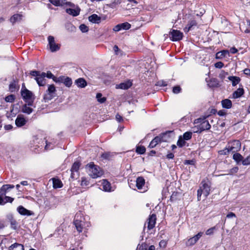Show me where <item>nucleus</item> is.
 <instances>
[{"label":"nucleus","instance_id":"bf43d9fd","mask_svg":"<svg viewBox=\"0 0 250 250\" xmlns=\"http://www.w3.org/2000/svg\"><path fill=\"white\" fill-rule=\"evenodd\" d=\"M102 158L104 159H109L110 157V154L109 152H105L101 155Z\"/></svg>","mask_w":250,"mask_h":250},{"label":"nucleus","instance_id":"5fc2aeb1","mask_svg":"<svg viewBox=\"0 0 250 250\" xmlns=\"http://www.w3.org/2000/svg\"><path fill=\"white\" fill-rule=\"evenodd\" d=\"M216 229L215 227H212L209 229H208L206 231V234L207 235H210L213 234L214 233V230Z\"/></svg>","mask_w":250,"mask_h":250},{"label":"nucleus","instance_id":"6e6d98bb","mask_svg":"<svg viewBox=\"0 0 250 250\" xmlns=\"http://www.w3.org/2000/svg\"><path fill=\"white\" fill-rule=\"evenodd\" d=\"M242 164L244 166L249 165L250 164V155L248 156L247 158L242 161Z\"/></svg>","mask_w":250,"mask_h":250},{"label":"nucleus","instance_id":"c756f323","mask_svg":"<svg viewBox=\"0 0 250 250\" xmlns=\"http://www.w3.org/2000/svg\"><path fill=\"white\" fill-rule=\"evenodd\" d=\"M22 15L20 14H15L12 16L10 19V22L13 24L17 21H19L21 20Z\"/></svg>","mask_w":250,"mask_h":250},{"label":"nucleus","instance_id":"de8ad7c7","mask_svg":"<svg viewBox=\"0 0 250 250\" xmlns=\"http://www.w3.org/2000/svg\"><path fill=\"white\" fill-rule=\"evenodd\" d=\"M122 30H128L130 27L131 25L128 22H124L122 23H120Z\"/></svg>","mask_w":250,"mask_h":250},{"label":"nucleus","instance_id":"f704fd0d","mask_svg":"<svg viewBox=\"0 0 250 250\" xmlns=\"http://www.w3.org/2000/svg\"><path fill=\"white\" fill-rule=\"evenodd\" d=\"M155 248L153 245L149 246L148 249H147V246L146 244H143L140 245L137 248V250H155Z\"/></svg>","mask_w":250,"mask_h":250},{"label":"nucleus","instance_id":"49530a36","mask_svg":"<svg viewBox=\"0 0 250 250\" xmlns=\"http://www.w3.org/2000/svg\"><path fill=\"white\" fill-rule=\"evenodd\" d=\"M65 78V77L63 76H60L59 77H56V78H53V81L56 83H63Z\"/></svg>","mask_w":250,"mask_h":250},{"label":"nucleus","instance_id":"72a5a7b5","mask_svg":"<svg viewBox=\"0 0 250 250\" xmlns=\"http://www.w3.org/2000/svg\"><path fill=\"white\" fill-rule=\"evenodd\" d=\"M228 79L232 82V86L237 85L240 81V78L236 76H229Z\"/></svg>","mask_w":250,"mask_h":250},{"label":"nucleus","instance_id":"9d476101","mask_svg":"<svg viewBox=\"0 0 250 250\" xmlns=\"http://www.w3.org/2000/svg\"><path fill=\"white\" fill-rule=\"evenodd\" d=\"M48 44L51 52H56L60 49V45L55 43L54 38L49 36L48 37Z\"/></svg>","mask_w":250,"mask_h":250},{"label":"nucleus","instance_id":"6ab92c4d","mask_svg":"<svg viewBox=\"0 0 250 250\" xmlns=\"http://www.w3.org/2000/svg\"><path fill=\"white\" fill-rule=\"evenodd\" d=\"M210 126H196L192 128V131L194 133H201L204 130H207L210 129Z\"/></svg>","mask_w":250,"mask_h":250},{"label":"nucleus","instance_id":"8fccbe9b","mask_svg":"<svg viewBox=\"0 0 250 250\" xmlns=\"http://www.w3.org/2000/svg\"><path fill=\"white\" fill-rule=\"evenodd\" d=\"M15 100V96L13 95H10L6 96L5 98V100L6 102L12 103Z\"/></svg>","mask_w":250,"mask_h":250},{"label":"nucleus","instance_id":"dca6fc26","mask_svg":"<svg viewBox=\"0 0 250 250\" xmlns=\"http://www.w3.org/2000/svg\"><path fill=\"white\" fill-rule=\"evenodd\" d=\"M80 163L79 162H75L72 165L71 171V177L73 179L75 178V172L77 173L78 172L79 167H80Z\"/></svg>","mask_w":250,"mask_h":250},{"label":"nucleus","instance_id":"c9c22d12","mask_svg":"<svg viewBox=\"0 0 250 250\" xmlns=\"http://www.w3.org/2000/svg\"><path fill=\"white\" fill-rule=\"evenodd\" d=\"M233 159L237 163H239L240 162H242V161L243 160V156L240 153L236 152L234 153L233 155Z\"/></svg>","mask_w":250,"mask_h":250},{"label":"nucleus","instance_id":"bb28decb","mask_svg":"<svg viewBox=\"0 0 250 250\" xmlns=\"http://www.w3.org/2000/svg\"><path fill=\"white\" fill-rule=\"evenodd\" d=\"M76 84L79 87L83 88L87 85L86 81L83 78H79L76 80Z\"/></svg>","mask_w":250,"mask_h":250},{"label":"nucleus","instance_id":"f03ea898","mask_svg":"<svg viewBox=\"0 0 250 250\" xmlns=\"http://www.w3.org/2000/svg\"><path fill=\"white\" fill-rule=\"evenodd\" d=\"M85 168L87 169L89 175L92 178H97L101 177L103 174V172L100 167L94 165L93 163L87 164L85 167Z\"/></svg>","mask_w":250,"mask_h":250},{"label":"nucleus","instance_id":"0eeeda50","mask_svg":"<svg viewBox=\"0 0 250 250\" xmlns=\"http://www.w3.org/2000/svg\"><path fill=\"white\" fill-rule=\"evenodd\" d=\"M56 91V88L54 84L49 85L48 89L44 95V100L46 101L52 99L55 97L54 94Z\"/></svg>","mask_w":250,"mask_h":250},{"label":"nucleus","instance_id":"c03bdc74","mask_svg":"<svg viewBox=\"0 0 250 250\" xmlns=\"http://www.w3.org/2000/svg\"><path fill=\"white\" fill-rule=\"evenodd\" d=\"M136 151L138 154H143L146 152V148L144 146H138L136 148Z\"/></svg>","mask_w":250,"mask_h":250},{"label":"nucleus","instance_id":"f257e3e1","mask_svg":"<svg viewBox=\"0 0 250 250\" xmlns=\"http://www.w3.org/2000/svg\"><path fill=\"white\" fill-rule=\"evenodd\" d=\"M55 142H47V140L36 139L35 141L34 151L36 153H39L44 150L52 149L54 146Z\"/></svg>","mask_w":250,"mask_h":250},{"label":"nucleus","instance_id":"4d7b16f0","mask_svg":"<svg viewBox=\"0 0 250 250\" xmlns=\"http://www.w3.org/2000/svg\"><path fill=\"white\" fill-rule=\"evenodd\" d=\"M4 199V204L6 203L9 202L12 203L14 201V198L9 196H5Z\"/></svg>","mask_w":250,"mask_h":250},{"label":"nucleus","instance_id":"13d9d810","mask_svg":"<svg viewBox=\"0 0 250 250\" xmlns=\"http://www.w3.org/2000/svg\"><path fill=\"white\" fill-rule=\"evenodd\" d=\"M181 88L180 86H175L173 87V92L175 94H178L180 92Z\"/></svg>","mask_w":250,"mask_h":250},{"label":"nucleus","instance_id":"37998d69","mask_svg":"<svg viewBox=\"0 0 250 250\" xmlns=\"http://www.w3.org/2000/svg\"><path fill=\"white\" fill-rule=\"evenodd\" d=\"M192 132L190 131H187L185 132L182 137V138L185 140H189L192 137Z\"/></svg>","mask_w":250,"mask_h":250},{"label":"nucleus","instance_id":"09e8293b","mask_svg":"<svg viewBox=\"0 0 250 250\" xmlns=\"http://www.w3.org/2000/svg\"><path fill=\"white\" fill-rule=\"evenodd\" d=\"M230 152L227 146L226 147V148H225L224 149L220 150L219 151V153L220 155H227Z\"/></svg>","mask_w":250,"mask_h":250},{"label":"nucleus","instance_id":"864d4df0","mask_svg":"<svg viewBox=\"0 0 250 250\" xmlns=\"http://www.w3.org/2000/svg\"><path fill=\"white\" fill-rule=\"evenodd\" d=\"M238 167H234L233 168H232L231 169H230L229 170V173L227 174V175H229V174H230V175H232L234 173H236L238 172Z\"/></svg>","mask_w":250,"mask_h":250},{"label":"nucleus","instance_id":"cd10ccee","mask_svg":"<svg viewBox=\"0 0 250 250\" xmlns=\"http://www.w3.org/2000/svg\"><path fill=\"white\" fill-rule=\"evenodd\" d=\"M53 187L54 188H61L62 187L63 184L62 181L59 179L52 178Z\"/></svg>","mask_w":250,"mask_h":250},{"label":"nucleus","instance_id":"5701e85b","mask_svg":"<svg viewBox=\"0 0 250 250\" xmlns=\"http://www.w3.org/2000/svg\"><path fill=\"white\" fill-rule=\"evenodd\" d=\"M16 125H24L26 121L22 115H19L15 121Z\"/></svg>","mask_w":250,"mask_h":250},{"label":"nucleus","instance_id":"2f4dec72","mask_svg":"<svg viewBox=\"0 0 250 250\" xmlns=\"http://www.w3.org/2000/svg\"><path fill=\"white\" fill-rule=\"evenodd\" d=\"M244 94V89L243 88H239L234 91L232 95V97L234 99L240 97Z\"/></svg>","mask_w":250,"mask_h":250},{"label":"nucleus","instance_id":"58836bf2","mask_svg":"<svg viewBox=\"0 0 250 250\" xmlns=\"http://www.w3.org/2000/svg\"><path fill=\"white\" fill-rule=\"evenodd\" d=\"M196 24H197V23L195 20L190 21L187 25L188 26L185 27V31H186V32L189 31L192 26H195V25H196Z\"/></svg>","mask_w":250,"mask_h":250},{"label":"nucleus","instance_id":"423d86ee","mask_svg":"<svg viewBox=\"0 0 250 250\" xmlns=\"http://www.w3.org/2000/svg\"><path fill=\"white\" fill-rule=\"evenodd\" d=\"M227 146L231 153H235L239 151L241 148V144L238 140H233L230 142L227 145Z\"/></svg>","mask_w":250,"mask_h":250},{"label":"nucleus","instance_id":"a211bd4d","mask_svg":"<svg viewBox=\"0 0 250 250\" xmlns=\"http://www.w3.org/2000/svg\"><path fill=\"white\" fill-rule=\"evenodd\" d=\"M80 12V9L77 7L75 8H67L66 9V12L70 15L73 16H77L79 15Z\"/></svg>","mask_w":250,"mask_h":250},{"label":"nucleus","instance_id":"a878e982","mask_svg":"<svg viewBox=\"0 0 250 250\" xmlns=\"http://www.w3.org/2000/svg\"><path fill=\"white\" fill-rule=\"evenodd\" d=\"M9 250H24V249L22 245L15 243L9 247Z\"/></svg>","mask_w":250,"mask_h":250},{"label":"nucleus","instance_id":"ea45409f","mask_svg":"<svg viewBox=\"0 0 250 250\" xmlns=\"http://www.w3.org/2000/svg\"><path fill=\"white\" fill-rule=\"evenodd\" d=\"M19 87L17 86V83L14 81L9 84V90L13 92L18 89Z\"/></svg>","mask_w":250,"mask_h":250},{"label":"nucleus","instance_id":"7c9ffc66","mask_svg":"<svg viewBox=\"0 0 250 250\" xmlns=\"http://www.w3.org/2000/svg\"><path fill=\"white\" fill-rule=\"evenodd\" d=\"M222 106L224 108L229 109L232 106V102L231 101L228 99L223 100L221 102Z\"/></svg>","mask_w":250,"mask_h":250},{"label":"nucleus","instance_id":"e2e57ef3","mask_svg":"<svg viewBox=\"0 0 250 250\" xmlns=\"http://www.w3.org/2000/svg\"><path fill=\"white\" fill-rule=\"evenodd\" d=\"M121 30L122 28L120 24H117L113 28V30L115 32H118Z\"/></svg>","mask_w":250,"mask_h":250},{"label":"nucleus","instance_id":"4468645a","mask_svg":"<svg viewBox=\"0 0 250 250\" xmlns=\"http://www.w3.org/2000/svg\"><path fill=\"white\" fill-rule=\"evenodd\" d=\"M101 183L103 190L106 192H110L112 191L110 183L106 179H103L99 182Z\"/></svg>","mask_w":250,"mask_h":250},{"label":"nucleus","instance_id":"6e6552de","mask_svg":"<svg viewBox=\"0 0 250 250\" xmlns=\"http://www.w3.org/2000/svg\"><path fill=\"white\" fill-rule=\"evenodd\" d=\"M162 142H168L171 139L174 137V133L173 131H167L158 135Z\"/></svg>","mask_w":250,"mask_h":250},{"label":"nucleus","instance_id":"603ef678","mask_svg":"<svg viewBox=\"0 0 250 250\" xmlns=\"http://www.w3.org/2000/svg\"><path fill=\"white\" fill-rule=\"evenodd\" d=\"M79 28L81 31L83 33L86 32L88 30V27L84 24L80 25Z\"/></svg>","mask_w":250,"mask_h":250},{"label":"nucleus","instance_id":"e433bc0d","mask_svg":"<svg viewBox=\"0 0 250 250\" xmlns=\"http://www.w3.org/2000/svg\"><path fill=\"white\" fill-rule=\"evenodd\" d=\"M49 2L55 6H62L65 3V0H49Z\"/></svg>","mask_w":250,"mask_h":250},{"label":"nucleus","instance_id":"1a4fd4ad","mask_svg":"<svg viewBox=\"0 0 250 250\" xmlns=\"http://www.w3.org/2000/svg\"><path fill=\"white\" fill-rule=\"evenodd\" d=\"M169 34L171 36L170 38L172 41H180L182 39L183 37V34L182 32L175 29H172L169 32Z\"/></svg>","mask_w":250,"mask_h":250},{"label":"nucleus","instance_id":"aec40b11","mask_svg":"<svg viewBox=\"0 0 250 250\" xmlns=\"http://www.w3.org/2000/svg\"><path fill=\"white\" fill-rule=\"evenodd\" d=\"M17 210L20 214L22 215L30 216L32 214V213L30 210H27L22 206H19L17 208Z\"/></svg>","mask_w":250,"mask_h":250},{"label":"nucleus","instance_id":"39448f33","mask_svg":"<svg viewBox=\"0 0 250 250\" xmlns=\"http://www.w3.org/2000/svg\"><path fill=\"white\" fill-rule=\"evenodd\" d=\"M21 93L22 99L26 103H28V105H32L35 99L33 93L23 86L21 89Z\"/></svg>","mask_w":250,"mask_h":250},{"label":"nucleus","instance_id":"338daca9","mask_svg":"<svg viewBox=\"0 0 250 250\" xmlns=\"http://www.w3.org/2000/svg\"><path fill=\"white\" fill-rule=\"evenodd\" d=\"M227 217L228 218H233V217H236V215L235 213L233 212H229L227 215Z\"/></svg>","mask_w":250,"mask_h":250},{"label":"nucleus","instance_id":"4be33fe9","mask_svg":"<svg viewBox=\"0 0 250 250\" xmlns=\"http://www.w3.org/2000/svg\"><path fill=\"white\" fill-rule=\"evenodd\" d=\"M161 140L159 136L155 137L150 143L148 147L150 148H154L156 146L157 144L160 143H161Z\"/></svg>","mask_w":250,"mask_h":250},{"label":"nucleus","instance_id":"7ed1b4c3","mask_svg":"<svg viewBox=\"0 0 250 250\" xmlns=\"http://www.w3.org/2000/svg\"><path fill=\"white\" fill-rule=\"evenodd\" d=\"M210 190V185L205 180L202 181L199 188L197 190V199L200 201L203 194L205 198H207L209 194Z\"/></svg>","mask_w":250,"mask_h":250},{"label":"nucleus","instance_id":"0e129e2a","mask_svg":"<svg viewBox=\"0 0 250 250\" xmlns=\"http://www.w3.org/2000/svg\"><path fill=\"white\" fill-rule=\"evenodd\" d=\"M224 66V64L221 62H219L215 63V66L216 68H221Z\"/></svg>","mask_w":250,"mask_h":250},{"label":"nucleus","instance_id":"69168bd1","mask_svg":"<svg viewBox=\"0 0 250 250\" xmlns=\"http://www.w3.org/2000/svg\"><path fill=\"white\" fill-rule=\"evenodd\" d=\"M184 164L186 165H194L195 164V161L193 160H186L184 162Z\"/></svg>","mask_w":250,"mask_h":250},{"label":"nucleus","instance_id":"f3484780","mask_svg":"<svg viewBox=\"0 0 250 250\" xmlns=\"http://www.w3.org/2000/svg\"><path fill=\"white\" fill-rule=\"evenodd\" d=\"M14 188V186L13 185H4L0 188V194L1 195H5L10 189L13 188Z\"/></svg>","mask_w":250,"mask_h":250},{"label":"nucleus","instance_id":"ddd939ff","mask_svg":"<svg viewBox=\"0 0 250 250\" xmlns=\"http://www.w3.org/2000/svg\"><path fill=\"white\" fill-rule=\"evenodd\" d=\"M156 215L155 214H152L149 215L146 222L147 225V228L148 229L150 230L155 227L156 224Z\"/></svg>","mask_w":250,"mask_h":250},{"label":"nucleus","instance_id":"052dcab7","mask_svg":"<svg viewBox=\"0 0 250 250\" xmlns=\"http://www.w3.org/2000/svg\"><path fill=\"white\" fill-rule=\"evenodd\" d=\"M116 119L119 123H124V119L120 115L117 114L116 115Z\"/></svg>","mask_w":250,"mask_h":250},{"label":"nucleus","instance_id":"412c9836","mask_svg":"<svg viewBox=\"0 0 250 250\" xmlns=\"http://www.w3.org/2000/svg\"><path fill=\"white\" fill-rule=\"evenodd\" d=\"M207 82L208 86L210 87H217L220 86L219 82L216 78H211Z\"/></svg>","mask_w":250,"mask_h":250},{"label":"nucleus","instance_id":"473e14b6","mask_svg":"<svg viewBox=\"0 0 250 250\" xmlns=\"http://www.w3.org/2000/svg\"><path fill=\"white\" fill-rule=\"evenodd\" d=\"M229 54V51L228 50H224L218 52L216 54V58L217 59H222L226 57L227 55Z\"/></svg>","mask_w":250,"mask_h":250},{"label":"nucleus","instance_id":"680f3d73","mask_svg":"<svg viewBox=\"0 0 250 250\" xmlns=\"http://www.w3.org/2000/svg\"><path fill=\"white\" fill-rule=\"evenodd\" d=\"M45 77H47L49 79H52L53 80V78H56V77L54 76L53 74L50 71H48L46 73Z\"/></svg>","mask_w":250,"mask_h":250},{"label":"nucleus","instance_id":"9b49d317","mask_svg":"<svg viewBox=\"0 0 250 250\" xmlns=\"http://www.w3.org/2000/svg\"><path fill=\"white\" fill-rule=\"evenodd\" d=\"M81 213H77L75 216L74 224L78 231L81 232L83 230V222L82 220L78 219Z\"/></svg>","mask_w":250,"mask_h":250},{"label":"nucleus","instance_id":"20e7f679","mask_svg":"<svg viewBox=\"0 0 250 250\" xmlns=\"http://www.w3.org/2000/svg\"><path fill=\"white\" fill-rule=\"evenodd\" d=\"M30 74L35 77V80L39 86H44L45 84L46 80L45 78L46 73L41 72L39 71L33 70L30 71Z\"/></svg>","mask_w":250,"mask_h":250},{"label":"nucleus","instance_id":"f8f14e48","mask_svg":"<svg viewBox=\"0 0 250 250\" xmlns=\"http://www.w3.org/2000/svg\"><path fill=\"white\" fill-rule=\"evenodd\" d=\"M203 232H200L194 236L190 238L186 242V245L187 246H191L194 245L200 239V238L203 235Z\"/></svg>","mask_w":250,"mask_h":250},{"label":"nucleus","instance_id":"4c0bfd02","mask_svg":"<svg viewBox=\"0 0 250 250\" xmlns=\"http://www.w3.org/2000/svg\"><path fill=\"white\" fill-rule=\"evenodd\" d=\"M26 104H24L22 108V112L28 114H30L33 111V109Z\"/></svg>","mask_w":250,"mask_h":250},{"label":"nucleus","instance_id":"774afa93","mask_svg":"<svg viewBox=\"0 0 250 250\" xmlns=\"http://www.w3.org/2000/svg\"><path fill=\"white\" fill-rule=\"evenodd\" d=\"M167 243L164 240H162L159 243V245L160 247L165 248L166 246Z\"/></svg>","mask_w":250,"mask_h":250},{"label":"nucleus","instance_id":"a19ab883","mask_svg":"<svg viewBox=\"0 0 250 250\" xmlns=\"http://www.w3.org/2000/svg\"><path fill=\"white\" fill-rule=\"evenodd\" d=\"M102 94L101 93H98L96 95V99L97 101L100 103H104L106 100V98L105 97H102Z\"/></svg>","mask_w":250,"mask_h":250},{"label":"nucleus","instance_id":"2eb2a0df","mask_svg":"<svg viewBox=\"0 0 250 250\" xmlns=\"http://www.w3.org/2000/svg\"><path fill=\"white\" fill-rule=\"evenodd\" d=\"M210 120V117H204L203 118H199L194 120V124H200L201 125H210L208 120Z\"/></svg>","mask_w":250,"mask_h":250},{"label":"nucleus","instance_id":"393cba45","mask_svg":"<svg viewBox=\"0 0 250 250\" xmlns=\"http://www.w3.org/2000/svg\"><path fill=\"white\" fill-rule=\"evenodd\" d=\"M132 85V83L130 82H127L125 83H122L119 84H117L116 86V88H120L122 89H127L130 87Z\"/></svg>","mask_w":250,"mask_h":250},{"label":"nucleus","instance_id":"c85d7f7f","mask_svg":"<svg viewBox=\"0 0 250 250\" xmlns=\"http://www.w3.org/2000/svg\"><path fill=\"white\" fill-rule=\"evenodd\" d=\"M89 21L93 23H98L101 21V18L96 14H93L89 17Z\"/></svg>","mask_w":250,"mask_h":250},{"label":"nucleus","instance_id":"b1692460","mask_svg":"<svg viewBox=\"0 0 250 250\" xmlns=\"http://www.w3.org/2000/svg\"><path fill=\"white\" fill-rule=\"evenodd\" d=\"M136 187L139 189L142 188L145 184V180L143 177H139L136 179Z\"/></svg>","mask_w":250,"mask_h":250},{"label":"nucleus","instance_id":"3c124183","mask_svg":"<svg viewBox=\"0 0 250 250\" xmlns=\"http://www.w3.org/2000/svg\"><path fill=\"white\" fill-rule=\"evenodd\" d=\"M89 182L85 177H82L81 179V185L83 187L87 186L89 185Z\"/></svg>","mask_w":250,"mask_h":250},{"label":"nucleus","instance_id":"79ce46f5","mask_svg":"<svg viewBox=\"0 0 250 250\" xmlns=\"http://www.w3.org/2000/svg\"><path fill=\"white\" fill-rule=\"evenodd\" d=\"M177 145L178 146L182 147L185 146L186 145V141L184 139L182 138L181 136H180L179 138V139L177 141Z\"/></svg>","mask_w":250,"mask_h":250},{"label":"nucleus","instance_id":"a18cd8bd","mask_svg":"<svg viewBox=\"0 0 250 250\" xmlns=\"http://www.w3.org/2000/svg\"><path fill=\"white\" fill-rule=\"evenodd\" d=\"M63 83L67 87H70L72 83L71 79L69 77H65Z\"/></svg>","mask_w":250,"mask_h":250}]
</instances>
